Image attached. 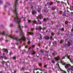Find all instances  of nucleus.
Wrapping results in <instances>:
<instances>
[{
	"label": "nucleus",
	"instance_id": "nucleus-2",
	"mask_svg": "<svg viewBox=\"0 0 73 73\" xmlns=\"http://www.w3.org/2000/svg\"><path fill=\"white\" fill-rule=\"evenodd\" d=\"M60 63L62 64V65H65V68L66 69H68V73H69V72L70 71L71 73L73 72V66L71 67L70 65L69 64H66V63H64L62 62H60ZM70 67H71L70 68H68Z\"/></svg>",
	"mask_w": 73,
	"mask_h": 73
},
{
	"label": "nucleus",
	"instance_id": "nucleus-6",
	"mask_svg": "<svg viewBox=\"0 0 73 73\" xmlns=\"http://www.w3.org/2000/svg\"><path fill=\"white\" fill-rule=\"evenodd\" d=\"M27 35H33V33L31 32H28L27 33Z\"/></svg>",
	"mask_w": 73,
	"mask_h": 73
},
{
	"label": "nucleus",
	"instance_id": "nucleus-63",
	"mask_svg": "<svg viewBox=\"0 0 73 73\" xmlns=\"http://www.w3.org/2000/svg\"><path fill=\"white\" fill-rule=\"evenodd\" d=\"M61 41H62V40Z\"/></svg>",
	"mask_w": 73,
	"mask_h": 73
},
{
	"label": "nucleus",
	"instance_id": "nucleus-61",
	"mask_svg": "<svg viewBox=\"0 0 73 73\" xmlns=\"http://www.w3.org/2000/svg\"><path fill=\"white\" fill-rule=\"evenodd\" d=\"M30 49V48H29V50Z\"/></svg>",
	"mask_w": 73,
	"mask_h": 73
},
{
	"label": "nucleus",
	"instance_id": "nucleus-1",
	"mask_svg": "<svg viewBox=\"0 0 73 73\" xmlns=\"http://www.w3.org/2000/svg\"><path fill=\"white\" fill-rule=\"evenodd\" d=\"M0 35H5L6 36V38L8 37H9V38H11L13 40H17V36H12L11 35H9L8 34H7L5 32H1L0 31Z\"/></svg>",
	"mask_w": 73,
	"mask_h": 73
},
{
	"label": "nucleus",
	"instance_id": "nucleus-5",
	"mask_svg": "<svg viewBox=\"0 0 73 73\" xmlns=\"http://www.w3.org/2000/svg\"><path fill=\"white\" fill-rule=\"evenodd\" d=\"M68 44H66L65 45H64V46H69L70 45V43L68 41Z\"/></svg>",
	"mask_w": 73,
	"mask_h": 73
},
{
	"label": "nucleus",
	"instance_id": "nucleus-9",
	"mask_svg": "<svg viewBox=\"0 0 73 73\" xmlns=\"http://www.w3.org/2000/svg\"><path fill=\"white\" fill-rule=\"evenodd\" d=\"M38 17L40 19H41L42 18V15H39Z\"/></svg>",
	"mask_w": 73,
	"mask_h": 73
},
{
	"label": "nucleus",
	"instance_id": "nucleus-19",
	"mask_svg": "<svg viewBox=\"0 0 73 73\" xmlns=\"http://www.w3.org/2000/svg\"><path fill=\"white\" fill-rule=\"evenodd\" d=\"M63 16H66V14H65V13H64Z\"/></svg>",
	"mask_w": 73,
	"mask_h": 73
},
{
	"label": "nucleus",
	"instance_id": "nucleus-39",
	"mask_svg": "<svg viewBox=\"0 0 73 73\" xmlns=\"http://www.w3.org/2000/svg\"><path fill=\"white\" fill-rule=\"evenodd\" d=\"M40 39H42V37H41V36H40Z\"/></svg>",
	"mask_w": 73,
	"mask_h": 73
},
{
	"label": "nucleus",
	"instance_id": "nucleus-43",
	"mask_svg": "<svg viewBox=\"0 0 73 73\" xmlns=\"http://www.w3.org/2000/svg\"><path fill=\"white\" fill-rule=\"evenodd\" d=\"M52 9V10H55V9Z\"/></svg>",
	"mask_w": 73,
	"mask_h": 73
},
{
	"label": "nucleus",
	"instance_id": "nucleus-18",
	"mask_svg": "<svg viewBox=\"0 0 73 73\" xmlns=\"http://www.w3.org/2000/svg\"><path fill=\"white\" fill-rule=\"evenodd\" d=\"M6 4H7V5H10V4L8 2H6Z\"/></svg>",
	"mask_w": 73,
	"mask_h": 73
},
{
	"label": "nucleus",
	"instance_id": "nucleus-37",
	"mask_svg": "<svg viewBox=\"0 0 73 73\" xmlns=\"http://www.w3.org/2000/svg\"><path fill=\"white\" fill-rule=\"evenodd\" d=\"M50 39L52 40V36H50Z\"/></svg>",
	"mask_w": 73,
	"mask_h": 73
},
{
	"label": "nucleus",
	"instance_id": "nucleus-4",
	"mask_svg": "<svg viewBox=\"0 0 73 73\" xmlns=\"http://www.w3.org/2000/svg\"><path fill=\"white\" fill-rule=\"evenodd\" d=\"M0 58H4L5 60H7L8 59V57H6L5 56H1Z\"/></svg>",
	"mask_w": 73,
	"mask_h": 73
},
{
	"label": "nucleus",
	"instance_id": "nucleus-8",
	"mask_svg": "<svg viewBox=\"0 0 73 73\" xmlns=\"http://www.w3.org/2000/svg\"><path fill=\"white\" fill-rule=\"evenodd\" d=\"M44 38H45L46 40H48L49 38L48 36H46L44 37Z\"/></svg>",
	"mask_w": 73,
	"mask_h": 73
},
{
	"label": "nucleus",
	"instance_id": "nucleus-62",
	"mask_svg": "<svg viewBox=\"0 0 73 73\" xmlns=\"http://www.w3.org/2000/svg\"><path fill=\"white\" fill-rule=\"evenodd\" d=\"M41 9V8L39 9Z\"/></svg>",
	"mask_w": 73,
	"mask_h": 73
},
{
	"label": "nucleus",
	"instance_id": "nucleus-44",
	"mask_svg": "<svg viewBox=\"0 0 73 73\" xmlns=\"http://www.w3.org/2000/svg\"><path fill=\"white\" fill-rule=\"evenodd\" d=\"M60 34V33L59 32H58V35H59Z\"/></svg>",
	"mask_w": 73,
	"mask_h": 73
},
{
	"label": "nucleus",
	"instance_id": "nucleus-58",
	"mask_svg": "<svg viewBox=\"0 0 73 73\" xmlns=\"http://www.w3.org/2000/svg\"><path fill=\"white\" fill-rule=\"evenodd\" d=\"M44 11H45V12H46V10H44Z\"/></svg>",
	"mask_w": 73,
	"mask_h": 73
},
{
	"label": "nucleus",
	"instance_id": "nucleus-11",
	"mask_svg": "<svg viewBox=\"0 0 73 73\" xmlns=\"http://www.w3.org/2000/svg\"><path fill=\"white\" fill-rule=\"evenodd\" d=\"M43 20L44 21H47L49 20V19L48 18H44L43 19Z\"/></svg>",
	"mask_w": 73,
	"mask_h": 73
},
{
	"label": "nucleus",
	"instance_id": "nucleus-36",
	"mask_svg": "<svg viewBox=\"0 0 73 73\" xmlns=\"http://www.w3.org/2000/svg\"><path fill=\"white\" fill-rule=\"evenodd\" d=\"M18 32L19 31H15L16 33H18Z\"/></svg>",
	"mask_w": 73,
	"mask_h": 73
},
{
	"label": "nucleus",
	"instance_id": "nucleus-49",
	"mask_svg": "<svg viewBox=\"0 0 73 73\" xmlns=\"http://www.w3.org/2000/svg\"><path fill=\"white\" fill-rule=\"evenodd\" d=\"M14 73H16V71H14Z\"/></svg>",
	"mask_w": 73,
	"mask_h": 73
},
{
	"label": "nucleus",
	"instance_id": "nucleus-64",
	"mask_svg": "<svg viewBox=\"0 0 73 73\" xmlns=\"http://www.w3.org/2000/svg\"><path fill=\"white\" fill-rule=\"evenodd\" d=\"M11 44H12L13 43H11Z\"/></svg>",
	"mask_w": 73,
	"mask_h": 73
},
{
	"label": "nucleus",
	"instance_id": "nucleus-34",
	"mask_svg": "<svg viewBox=\"0 0 73 73\" xmlns=\"http://www.w3.org/2000/svg\"><path fill=\"white\" fill-rule=\"evenodd\" d=\"M5 42H8V40H6L5 41Z\"/></svg>",
	"mask_w": 73,
	"mask_h": 73
},
{
	"label": "nucleus",
	"instance_id": "nucleus-45",
	"mask_svg": "<svg viewBox=\"0 0 73 73\" xmlns=\"http://www.w3.org/2000/svg\"><path fill=\"white\" fill-rule=\"evenodd\" d=\"M37 70V69H35V70Z\"/></svg>",
	"mask_w": 73,
	"mask_h": 73
},
{
	"label": "nucleus",
	"instance_id": "nucleus-33",
	"mask_svg": "<svg viewBox=\"0 0 73 73\" xmlns=\"http://www.w3.org/2000/svg\"><path fill=\"white\" fill-rule=\"evenodd\" d=\"M51 35H54V33H51Z\"/></svg>",
	"mask_w": 73,
	"mask_h": 73
},
{
	"label": "nucleus",
	"instance_id": "nucleus-60",
	"mask_svg": "<svg viewBox=\"0 0 73 73\" xmlns=\"http://www.w3.org/2000/svg\"><path fill=\"white\" fill-rule=\"evenodd\" d=\"M49 5H50V3H49Z\"/></svg>",
	"mask_w": 73,
	"mask_h": 73
},
{
	"label": "nucleus",
	"instance_id": "nucleus-32",
	"mask_svg": "<svg viewBox=\"0 0 73 73\" xmlns=\"http://www.w3.org/2000/svg\"><path fill=\"white\" fill-rule=\"evenodd\" d=\"M12 54V52H10V55H11V54Z\"/></svg>",
	"mask_w": 73,
	"mask_h": 73
},
{
	"label": "nucleus",
	"instance_id": "nucleus-31",
	"mask_svg": "<svg viewBox=\"0 0 73 73\" xmlns=\"http://www.w3.org/2000/svg\"><path fill=\"white\" fill-rule=\"evenodd\" d=\"M13 59H16V57L14 56V57H13Z\"/></svg>",
	"mask_w": 73,
	"mask_h": 73
},
{
	"label": "nucleus",
	"instance_id": "nucleus-29",
	"mask_svg": "<svg viewBox=\"0 0 73 73\" xmlns=\"http://www.w3.org/2000/svg\"><path fill=\"white\" fill-rule=\"evenodd\" d=\"M24 68H22L21 69V70H24Z\"/></svg>",
	"mask_w": 73,
	"mask_h": 73
},
{
	"label": "nucleus",
	"instance_id": "nucleus-40",
	"mask_svg": "<svg viewBox=\"0 0 73 73\" xmlns=\"http://www.w3.org/2000/svg\"><path fill=\"white\" fill-rule=\"evenodd\" d=\"M38 12H40V10H38Z\"/></svg>",
	"mask_w": 73,
	"mask_h": 73
},
{
	"label": "nucleus",
	"instance_id": "nucleus-23",
	"mask_svg": "<svg viewBox=\"0 0 73 73\" xmlns=\"http://www.w3.org/2000/svg\"><path fill=\"white\" fill-rule=\"evenodd\" d=\"M40 51L41 52H42V53H43L44 52V51L42 50H40Z\"/></svg>",
	"mask_w": 73,
	"mask_h": 73
},
{
	"label": "nucleus",
	"instance_id": "nucleus-7",
	"mask_svg": "<svg viewBox=\"0 0 73 73\" xmlns=\"http://www.w3.org/2000/svg\"><path fill=\"white\" fill-rule=\"evenodd\" d=\"M32 14L33 15H34V14L35 13H37L36 12V11L35 10H33L32 12Z\"/></svg>",
	"mask_w": 73,
	"mask_h": 73
},
{
	"label": "nucleus",
	"instance_id": "nucleus-17",
	"mask_svg": "<svg viewBox=\"0 0 73 73\" xmlns=\"http://www.w3.org/2000/svg\"><path fill=\"white\" fill-rule=\"evenodd\" d=\"M69 59L70 62H71L72 63H73V60L72 59H70V58H69Z\"/></svg>",
	"mask_w": 73,
	"mask_h": 73
},
{
	"label": "nucleus",
	"instance_id": "nucleus-46",
	"mask_svg": "<svg viewBox=\"0 0 73 73\" xmlns=\"http://www.w3.org/2000/svg\"><path fill=\"white\" fill-rule=\"evenodd\" d=\"M63 73H66V72H63Z\"/></svg>",
	"mask_w": 73,
	"mask_h": 73
},
{
	"label": "nucleus",
	"instance_id": "nucleus-38",
	"mask_svg": "<svg viewBox=\"0 0 73 73\" xmlns=\"http://www.w3.org/2000/svg\"><path fill=\"white\" fill-rule=\"evenodd\" d=\"M39 24H41V22H39Z\"/></svg>",
	"mask_w": 73,
	"mask_h": 73
},
{
	"label": "nucleus",
	"instance_id": "nucleus-28",
	"mask_svg": "<svg viewBox=\"0 0 73 73\" xmlns=\"http://www.w3.org/2000/svg\"><path fill=\"white\" fill-rule=\"evenodd\" d=\"M3 40V38H1L0 39V41H1V40Z\"/></svg>",
	"mask_w": 73,
	"mask_h": 73
},
{
	"label": "nucleus",
	"instance_id": "nucleus-50",
	"mask_svg": "<svg viewBox=\"0 0 73 73\" xmlns=\"http://www.w3.org/2000/svg\"><path fill=\"white\" fill-rule=\"evenodd\" d=\"M5 54H4V53H3V55H4Z\"/></svg>",
	"mask_w": 73,
	"mask_h": 73
},
{
	"label": "nucleus",
	"instance_id": "nucleus-14",
	"mask_svg": "<svg viewBox=\"0 0 73 73\" xmlns=\"http://www.w3.org/2000/svg\"><path fill=\"white\" fill-rule=\"evenodd\" d=\"M32 53L31 54L32 55H33V54H35V52L33 51V50H32Z\"/></svg>",
	"mask_w": 73,
	"mask_h": 73
},
{
	"label": "nucleus",
	"instance_id": "nucleus-12",
	"mask_svg": "<svg viewBox=\"0 0 73 73\" xmlns=\"http://www.w3.org/2000/svg\"><path fill=\"white\" fill-rule=\"evenodd\" d=\"M3 50L4 52L8 53V50L6 49H3Z\"/></svg>",
	"mask_w": 73,
	"mask_h": 73
},
{
	"label": "nucleus",
	"instance_id": "nucleus-56",
	"mask_svg": "<svg viewBox=\"0 0 73 73\" xmlns=\"http://www.w3.org/2000/svg\"><path fill=\"white\" fill-rule=\"evenodd\" d=\"M27 9H28V7H27Z\"/></svg>",
	"mask_w": 73,
	"mask_h": 73
},
{
	"label": "nucleus",
	"instance_id": "nucleus-57",
	"mask_svg": "<svg viewBox=\"0 0 73 73\" xmlns=\"http://www.w3.org/2000/svg\"><path fill=\"white\" fill-rule=\"evenodd\" d=\"M23 51H24V52H25V50H24Z\"/></svg>",
	"mask_w": 73,
	"mask_h": 73
},
{
	"label": "nucleus",
	"instance_id": "nucleus-48",
	"mask_svg": "<svg viewBox=\"0 0 73 73\" xmlns=\"http://www.w3.org/2000/svg\"><path fill=\"white\" fill-rule=\"evenodd\" d=\"M52 54H53V55H54V53H52Z\"/></svg>",
	"mask_w": 73,
	"mask_h": 73
},
{
	"label": "nucleus",
	"instance_id": "nucleus-41",
	"mask_svg": "<svg viewBox=\"0 0 73 73\" xmlns=\"http://www.w3.org/2000/svg\"><path fill=\"white\" fill-rule=\"evenodd\" d=\"M65 58V57H63L62 58V59H64Z\"/></svg>",
	"mask_w": 73,
	"mask_h": 73
},
{
	"label": "nucleus",
	"instance_id": "nucleus-25",
	"mask_svg": "<svg viewBox=\"0 0 73 73\" xmlns=\"http://www.w3.org/2000/svg\"><path fill=\"white\" fill-rule=\"evenodd\" d=\"M47 65H45L44 66V68H46V67L47 66Z\"/></svg>",
	"mask_w": 73,
	"mask_h": 73
},
{
	"label": "nucleus",
	"instance_id": "nucleus-21",
	"mask_svg": "<svg viewBox=\"0 0 73 73\" xmlns=\"http://www.w3.org/2000/svg\"><path fill=\"white\" fill-rule=\"evenodd\" d=\"M28 22L29 23H31V21L29 20H28Z\"/></svg>",
	"mask_w": 73,
	"mask_h": 73
},
{
	"label": "nucleus",
	"instance_id": "nucleus-27",
	"mask_svg": "<svg viewBox=\"0 0 73 73\" xmlns=\"http://www.w3.org/2000/svg\"><path fill=\"white\" fill-rule=\"evenodd\" d=\"M28 46L27 45L25 46V48H28Z\"/></svg>",
	"mask_w": 73,
	"mask_h": 73
},
{
	"label": "nucleus",
	"instance_id": "nucleus-51",
	"mask_svg": "<svg viewBox=\"0 0 73 73\" xmlns=\"http://www.w3.org/2000/svg\"><path fill=\"white\" fill-rule=\"evenodd\" d=\"M5 8H6V6H5Z\"/></svg>",
	"mask_w": 73,
	"mask_h": 73
},
{
	"label": "nucleus",
	"instance_id": "nucleus-24",
	"mask_svg": "<svg viewBox=\"0 0 73 73\" xmlns=\"http://www.w3.org/2000/svg\"><path fill=\"white\" fill-rule=\"evenodd\" d=\"M10 26L11 27H13V24H11L10 25Z\"/></svg>",
	"mask_w": 73,
	"mask_h": 73
},
{
	"label": "nucleus",
	"instance_id": "nucleus-13",
	"mask_svg": "<svg viewBox=\"0 0 73 73\" xmlns=\"http://www.w3.org/2000/svg\"><path fill=\"white\" fill-rule=\"evenodd\" d=\"M32 23L33 24H36L37 21H32Z\"/></svg>",
	"mask_w": 73,
	"mask_h": 73
},
{
	"label": "nucleus",
	"instance_id": "nucleus-10",
	"mask_svg": "<svg viewBox=\"0 0 73 73\" xmlns=\"http://www.w3.org/2000/svg\"><path fill=\"white\" fill-rule=\"evenodd\" d=\"M58 58H59L58 57H55L54 58V59H55L56 61H58Z\"/></svg>",
	"mask_w": 73,
	"mask_h": 73
},
{
	"label": "nucleus",
	"instance_id": "nucleus-22",
	"mask_svg": "<svg viewBox=\"0 0 73 73\" xmlns=\"http://www.w3.org/2000/svg\"><path fill=\"white\" fill-rule=\"evenodd\" d=\"M31 48H35V45H33L31 47Z\"/></svg>",
	"mask_w": 73,
	"mask_h": 73
},
{
	"label": "nucleus",
	"instance_id": "nucleus-16",
	"mask_svg": "<svg viewBox=\"0 0 73 73\" xmlns=\"http://www.w3.org/2000/svg\"><path fill=\"white\" fill-rule=\"evenodd\" d=\"M28 40H29V41L28 42V44H30L31 43V42L29 41H30V38H27Z\"/></svg>",
	"mask_w": 73,
	"mask_h": 73
},
{
	"label": "nucleus",
	"instance_id": "nucleus-59",
	"mask_svg": "<svg viewBox=\"0 0 73 73\" xmlns=\"http://www.w3.org/2000/svg\"><path fill=\"white\" fill-rule=\"evenodd\" d=\"M45 6L46 7V5H45Z\"/></svg>",
	"mask_w": 73,
	"mask_h": 73
},
{
	"label": "nucleus",
	"instance_id": "nucleus-3",
	"mask_svg": "<svg viewBox=\"0 0 73 73\" xmlns=\"http://www.w3.org/2000/svg\"><path fill=\"white\" fill-rule=\"evenodd\" d=\"M42 29L43 30H44V29H45L46 28L45 27H44L43 28H42L41 27H37V26L36 27V30H40V31Z\"/></svg>",
	"mask_w": 73,
	"mask_h": 73
},
{
	"label": "nucleus",
	"instance_id": "nucleus-55",
	"mask_svg": "<svg viewBox=\"0 0 73 73\" xmlns=\"http://www.w3.org/2000/svg\"><path fill=\"white\" fill-rule=\"evenodd\" d=\"M36 73H38V72H36Z\"/></svg>",
	"mask_w": 73,
	"mask_h": 73
},
{
	"label": "nucleus",
	"instance_id": "nucleus-47",
	"mask_svg": "<svg viewBox=\"0 0 73 73\" xmlns=\"http://www.w3.org/2000/svg\"><path fill=\"white\" fill-rule=\"evenodd\" d=\"M32 9H33V7H31Z\"/></svg>",
	"mask_w": 73,
	"mask_h": 73
},
{
	"label": "nucleus",
	"instance_id": "nucleus-42",
	"mask_svg": "<svg viewBox=\"0 0 73 73\" xmlns=\"http://www.w3.org/2000/svg\"><path fill=\"white\" fill-rule=\"evenodd\" d=\"M27 26H25V28H27Z\"/></svg>",
	"mask_w": 73,
	"mask_h": 73
},
{
	"label": "nucleus",
	"instance_id": "nucleus-35",
	"mask_svg": "<svg viewBox=\"0 0 73 73\" xmlns=\"http://www.w3.org/2000/svg\"><path fill=\"white\" fill-rule=\"evenodd\" d=\"M40 71H42V69H40L39 70Z\"/></svg>",
	"mask_w": 73,
	"mask_h": 73
},
{
	"label": "nucleus",
	"instance_id": "nucleus-26",
	"mask_svg": "<svg viewBox=\"0 0 73 73\" xmlns=\"http://www.w3.org/2000/svg\"><path fill=\"white\" fill-rule=\"evenodd\" d=\"M3 2L1 0H0V4H2Z\"/></svg>",
	"mask_w": 73,
	"mask_h": 73
},
{
	"label": "nucleus",
	"instance_id": "nucleus-20",
	"mask_svg": "<svg viewBox=\"0 0 73 73\" xmlns=\"http://www.w3.org/2000/svg\"><path fill=\"white\" fill-rule=\"evenodd\" d=\"M52 62L53 63H55V61L53 60L52 61Z\"/></svg>",
	"mask_w": 73,
	"mask_h": 73
},
{
	"label": "nucleus",
	"instance_id": "nucleus-53",
	"mask_svg": "<svg viewBox=\"0 0 73 73\" xmlns=\"http://www.w3.org/2000/svg\"><path fill=\"white\" fill-rule=\"evenodd\" d=\"M23 64H25V62H23Z\"/></svg>",
	"mask_w": 73,
	"mask_h": 73
},
{
	"label": "nucleus",
	"instance_id": "nucleus-54",
	"mask_svg": "<svg viewBox=\"0 0 73 73\" xmlns=\"http://www.w3.org/2000/svg\"><path fill=\"white\" fill-rule=\"evenodd\" d=\"M38 21H39V20H38Z\"/></svg>",
	"mask_w": 73,
	"mask_h": 73
},
{
	"label": "nucleus",
	"instance_id": "nucleus-52",
	"mask_svg": "<svg viewBox=\"0 0 73 73\" xmlns=\"http://www.w3.org/2000/svg\"><path fill=\"white\" fill-rule=\"evenodd\" d=\"M0 73H2V71H1V72H0Z\"/></svg>",
	"mask_w": 73,
	"mask_h": 73
},
{
	"label": "nucleus",
	"instance_id": "nucleus-15",
	"mask_svg": "<svg viewBox=\"0 0 73 73\" xmlns=\"http://www.w3.org/2000/svg\"><path fill=\"white\" fill-rule=\"evenodd\" d=\"M5 63L6 64V65H7V63H6V62H4V61H3L2 62V64L3 65H4V64H5Z\"/></svg>",
	"mask_w": 73,
	"mask_h": 73
},
{
	"label": "nucleus",
	"instance_id": "nucleus-30",
	"mask_svg": "<svg viewBox=\"0 0 73 73\" xmlns=\"http://www.w3.org/2000/svg\"><path fill=\"white\" fill-rule=\"evenodd\" d=\"M22 18H23V19L24 21H25V18H24V17H22Z\"/></svg>",
	"mask_w": 73,
	"mask_h": 73
}]
</instances>
